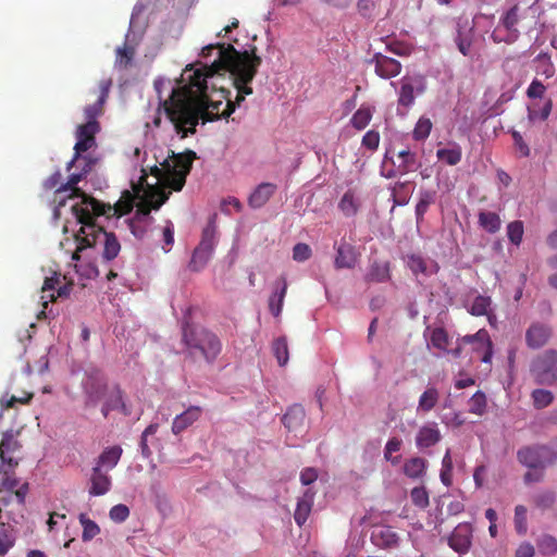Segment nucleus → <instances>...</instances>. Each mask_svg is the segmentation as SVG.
Returning <instances> with one entry per match:
<instances>
[{"label":"nucleus","mask_w":557,"mask_h":557,"mask_svg":"<svg viewBox=\"0 0 557 557\" xmlns=\"http://www.w3.org/2000/svg\"><path fill=\"white\" fill-rule=\"evenodd\" d=\"M79 162H84V166L79 173H72L65 184L54 193V202L57 203L53 215L55 219L60 216V208L66 203V198H81L79 202L74 203L71 209L81 228L75 235L77 249L73 253V260H78V252L88 247L98 244L102 245L101 257L104 261H111L117 257L121 250V244L113 233L106 232L103 227L95 224V218L104 215L121 216L132 210V205L117 202L114 206L106 205L98 201L92 196L85 194L77 184L87 175L95 164V160L83 158Z\"/></svg>","instance_id":"f257e3e1"},{"label":"nucleus","mask_w":557,"mask_h":557,"mask_svg":"<svg viewBox=\"0 0 557 557\" xmlns=\"http://www.w3.org/2000/svg\"><path fill=\"white\" fill-rule=\"evenodd\" d=\"M225 99L213 91L211 82L189 81L183 86L173 87L171 95L162 102L164 114L181 138L196 133L202 123L226 119L221 107Z\"/></svg>","instance_id":"f03ea898"},{"label":"nucleus","mask_w":557,"mask_h":557,"mask_svg":"<svg viewBox=\"0 0 557 557\" xmlns=\"http://www.w3.org/2000/svg\"><path fill=\"white\" fill-rule=\"evenodd\" d=\"M228 51L233 52V58L226 55V62L231 65L230 77L233 81L237 94L235 100H231V90L225 88L216 81V88L212 90L221 92V97L225 99L224 115L230 116L237 107H240L246 96L252 94L250 83L257 75L258 69L261 65V58L257 55V48L252 47L249 50L239 51L235 48H230Z\"/></svg>","instance_id":"7ed1b4c3"},{"label":"nucleus","mask_w":557,"mask_h":557,"mask_svg":"<svg viewBox=\"0 0 557 557\" xmlns=\"http://www.w3.org/2000/svg\"><path fill=\"white\" fill-rule=\"evenodd\" d=\"M230 48H235L228 44H210L201 49L200 55L208 58L214 50H218V59H215L210 65L205 64L199 69H194L193 64L185 67L182 78L183 81H201L202 83L211 82L213 89L216 88V81H225L226 74L231 72V65L226 62L228 57L233 58V52L228 51Z\"/></svg>","instance_id":"20e7f679"},{"label":"nucleus","mask_w":557,"mask_h":557,"mask_svg":"<svg viewBox=\"0 0 557 557\" xmlns=\"http://www.w3.org/2000/svg\"><path fill=\"white\" fill-rule=\"evenodd\" d=\"M182 342L188 356L213 363L222 351V342L212 331L185 322L182 326Z\"/></svg>","instance_id":"39448f33"},{"label":"nucleus","mask_w":557,"mask_h":557,"mask_svg":"<svg viewBox=\"0 0 557 557\" xmlns=\"http://www.w3.org/2000/svg\"><path fill=\"white\" fill-rule=\"evenodd\" d=\"M195 158L196 153L193 150H187L184 153L171 151V154L161 163V168L154 165L151 169V174L156 176L157 184L180 191L185 185L186 176L191 170Z\"/></svg>","instance_id":"423d86ee"},{"label":"nucleus","mask_w":557,"mask_h":557,"mask_svg":"<svg viewBox=\"0 0 557 557\" xmlns=\"http://www.w3.org/2000/svg\"><path fill=\"white\" fill-rule=\"evenodd\" d=\"M530 372L539 384L553 385L557 383V350L547 349L539 355L532 361Z\"/></svg>","instance_id":"0eeeda50"},{"label":"nucleus","mask_w":557,"mask_h":557,"mask_svg":"<svg viewBox=\"0 0 557 557\" xmlns=\"http://www.w3.org/2000/svg\"><path fill=\"white\" fill-rule=\"evenodd\" d=\"M169 195L170 193L158 189L151 195L150 206L137 210L135 218L129 223L131 232L136 238H143L146 235L148 227L153 222L150 210H158L169 199Z\"/></svg>","instance_id":"6e6552de"},{"label":"nucleus","mask_w":557,"mask_h":557,"mask_svg":"<svg viewBox=\"0 0 557 557\" xmlns=\"http://www.w3.org/2000/svg\"><path fill=\"white\" fill-rule=\"evenodd\" d=\"M100 126L98 122H86L77 127L76 131V144L74 146V156L72 160L67 163V171L72 169V166L79 162L82 154L88 151L90 148L96 146V134L99 132Z\"/></svg>","instance_id":"1a4fd4ad"},{"label":"nucleus","mask_w":557,"mask_h":557,"mask_svg":"<svg viewBox=\"0 0 557 557\" xmlns=\"http://www.w3.org/2000/svg\"><path fill=\"white\" fill-rule=\"evenodd\" d=\"M21 448L22 445L12 431L2 434L0 442V473H8L18 466L20 457L17 454Z\"/></svg>","instance_id":"9d476101"},{"label":"nucleus","mask_w":557,"mask_h":557,"mask_svg":"<svg viewBox=\"0 0 557 557\" xmlns=\"http://www.w3.org/2000/svg\"><path fill=\"white\" fill-rule=\"evenodd\" d=\"M470 346V348L476 352L484 363H490L493 356L492 342L486 330L481 329L473 335H466L457 343L455 348V357L457 350Z\"/></svg>","instance_id":"9b49d317"},{"label":"nucleus","mask_w":557,"mask_h":557,"mask_svg":"<svg viewBox=\"0 0 557 557\" xmlns=\"http://www.w3.org/2000/svg\"><path fill=\"white\" fill-rule=\"evenodd\" d=\"M110 386L111 385L108 384L107 377L101 372L94 371L89 373L83 384L86 396V406H97L102 399H104Z\"/></svg>","instance_id":"f8f14e48"},{"label":"nucleus","mask_w":557,"mask_h":557,"mask_svg":"<svg viewBox=\"0 0 557 557\" xmlns=\"http://www.w3.org/2000/svg\"><path fill=\"white\" fill-rule=\"evenodd\" d=\"M518 459L530 469H542L553 461V449L548 446L525 447L518 451Z\"/></svg>","instance_id":"ddd939ff"},{"label":"nucleus","mask_w":557,"mask_h":557,"mask_svg":"<svg viewBox=\"0 0 557 557\" xmlns=\"http://www.w3.org/2000/svg\"><path fill=\"white\" fill-rule=\"evenodd\" d=\"M334 249L336 251L334 259L336 270L354 269L356 267L360 255L352 244L343 238L339 243L334 244Z\"/></svg>","instance_id":"4468645a"},{"label":"nucleus","mask_w":557,"mask_h":557,"mask_svg":"<svg viewBox=\"0 0 557 557\" xmlns=\"http://www.w3.org/2000/svg\"><path fill=\"white\" fill-rule=\"evenodd\" d=\"M369 62L374 64L375 74L384 79L398 76L403 67L398 60L380 52L374 53Z\"/></svg>","instance_id":"2eb2a0df"},{"label":"nucleus","mask_w":557,"mask_h":557,"mask_svg":"<svg viewBox=\"0 0 557 557\" xmlns=\"http://www.w3.org/2000/svg\"><path fill=\"white\" fill-rule=\"evenodd\" d=\"M112 79H102L99 83L98 99L94 104H89L84 109L87 122H97V117L103 113V106L109 97Z\"/></svg>","instance_id":"dca6fc26"},{"label":"nucleus","mask_w":557,"mask_h":557,"mask_svg":"<svg viewBox=\"0 0 557 557\" xmlns=\"http://www.w3.org/2000/svg\"><path fill=\"white\" fill-rule=\"evenodd\" d=\"M202 414V408L199 406H189L184 412L177 414L172 422V433L178 435L186 429L191 426L196 421L200 419Z\"/></svg>","instance_id":"f3484780"},{"label":"nucleus","mask_w":557,"mask_h":557,"mask_svg":"<svg viewBox=\"0 0 557 557\" xmlns=\"http://www.w3.org/2000/svg\"><path fill=\"white\" fill-rule=\"evenodd\" d=\"M89 483L88 493L90 496L104 495L110 491L112 485L111 476L108 474V471L101 470L99 467L92 468Z\"/></svg>","instance_id":"a211bd4d"},{"label":"nucleus","mask_w":557,"mask_h":557,"mask_svg":"<svg viewBox=\"0 0 557 557\" xmlns=\"http://www.w3.org/2000/svg\"><path fill=\"white\" fill-rule=\"evenodd\" d=\"M552 335L550 327L542 324H532L525 333V342L530 348L537 349L544 346Z\"/></svg>","instance_id":"6ab92c4d"},{"label":"nucleus","mask_w":557,"mask_h":557,"mask_svg":"<svg viewBox=\"0 0 557 557\" xmlns=\"http://www.w3.org/2000/svg\"><path fill=\"white\" fill-rule=\"evenodd\" d=\"M287 287L288 285L285 276L278 277L274 283L273 293L269 298V310L275 318H277L282 312Z\"/></svg>","instance_id":"aec40b11"},{"label":"nucleus","mask_w":557,"mask_h":557,"mask_svg":"<svg viewBox=\"0 0 557 557\" xmlns=\"http://www.w3.org/2000/svg\"><path fill=\"white\" fill-rule=\"evenodd\" d=\"M101 401L103 403L101 412L104 418H107L109 412L113 410H122L124 413H126L125 404L123 401V392L119 385H111L104 399Z\"/></svg>","instance_id":"412c9836"},{"label":"nucleus","mask_w":557,"mask_h":557,"mask_svg":"<svg viewBox=\"0 0 557 557\" xmlns=\"http://www.w3.org/2000/svg\"><path fill=\"white\" fill-rule=\"evenodd\" d=\"M314 495L315 493L311 488H307L297 502L294 519L299 527L305 524L311 512Z\"/></svg>","instance_id":"4be33fe9"},{"label":"nucleus","mask_w":557,"mask_h":557,"mask_svg":"<svg viewBox=\"0 0 557 557\" xmlns=\"http://www.w3.org/2000/svg\"><path fill=\"white\" fill-rule=\"evenodd\" d=\"M122 454L123 449L119 445L107 447L97 458L95 467L104 471L112 470L119 463Z\"/></svg>","instance_id":"5701e85b"},{"label":"nucleus","mask_w":557,"mask_h":557,"mask_svg":"<svg viewBox=\"0 0 557 557\" xmlns=\"http://www.w3.org/2000/svg\"><path fill=\"white\" fill-rule=\"evenodd\" d=\"M306 418V412L302 406H290L282 418L284 426L289 432H297L302 428Z\"/></svg>","instance_id":"b1692460"},{"label":"nucleus","mask_w":557,"mask_h":557,"mask_svg":"<svg viewBox=\"0 0 557 557\" xmlns=\"http://www.w3.org/2000/svg\"><path fill=\"white\" fill-rule=\"evenodd\" d=\"M275 190V184L261 183L249 196V206L253 209L263 207L269 201V199L274 195Z\"/></svg>","instance_id":"393cba45"},{"label":"nucleus","mask_w":557,"mask_h":557,"mask_svg":"<svg viewBox=\"0 0 557 557\" xmlns=\"http://www.w3.org/2000/svg\"><path fill=\"white\" fill-rule=\"evenodd\" d=\"M441 440V433L436 424L423 425L416 437V444L419 448H428L435 445Z\"/></svg>","instance_id":"a878e982"},{"label":"nucleus","mask_w":557,"mask_h":557,"mask_svg":"<svg viewBox=\"0 0 557 557\" xmlns=\"http://www.w3.org/2000/svg\"><path fill=\"white\" fill-rule=\"evenodd\" d=\"M472 527L469 523H459L455 527V552L466 553L471 546Z\"/></svg>","instance_id":"bb28decb"},{"label":"nucleus","mask_w":557,"mask_h":557,"mask_svg":"<svg viewBox=\"0 0 557 557\" xmlns=\"http://www.w3.org/2000/svg\"><path fill=\"white\" fill-rule=\"evenodd\" d=\"M374 111V107L367 103L361 104L350 119L351 126L357 131L364 129L370 124Z\"/></svg>","instance_id":"cd10ccee"},{"label":"nucleus","mask_w":557,"mask_h":557,"mask_svg":"<svg viewBox=\"0 0 557 557\" xmlns=\"http://www.w3.org/2000/svg\"><path fill=\"white\" fill-rule=\"evenodd\" d=\"M468 312L475 317H482L490 312L493 302L490 296L476 295L474 299L466 304Z\"/></svg>","instance_id":"c85d7f7f"},{"label":"nucleus","mask_w":557,"mask_h":557,"mask_svg":"<svg viewBox=\"0 0 557 557\" xmlns=\"http://www.w3.org/2000/svg\"><path fill=\"white\" fill-rule=\"evenodd\" d=\"M216 243V226L213 221H210L202 230L201 240L197 248L213 253Z\"/></svg>","instance_id":"c756f323"},{"label":"nucleus","mask_w":557,"mask_h":557,"mask_svg":"<svg viewBox=\"0 0 557 557\" xmlns=\"http://www.w3.org/2000/svg\"><path fill=\"white\" fill-rule=\"evenodd\" d=\"M360 203L354 190L348 189L338 202V209L345 216H354L359 210Z\"/></svg>","instance_id":"7c9ffc66"},{"label":"nucleus","mask_w":557,"mask_h":557,"mask_svg":"<svg viewBox=\"0 0 557 557\" xmlns=\"http://www.w3.org/2000/svg\"><path fill=\"white\" fill-rule=\"evenodd\" d=\"M369 282H385L389 278L388 262L374 261L370 265V270L366 276Z\"/></svg>","instance_id":"2f4dec72"},{"label":"nucleus","mask_w":557,"mask_h":557,"mask_svg":"<svg viewBox=\"0 0 557 557\" xmlns=\"http://www.w3.org/2000/svg\"><path fill=\"white\" fill-rule=\"evenodd\" d=\"M425 471V460L420 457H413L404 465V472L411 479L421 478Z\"/></svg>","instance_id":"473e14b6"},{"label":"nucleus","mask_w":557,"mask_h":557,"mask_svg":"<svg viewBox=\"0 0 557 557\" xmlns=\"http://www.w3.org/2000/svg\"><path fill=\"white\" fill-rule=\"evenodd\" d=\"M438 401V392L434 387H429L419 398L418 411L429 412Z\"/></svg>","instance_id":"72a5a7b5"},{"label":"nucleus","mask_w":557,"mask_h":557,"mask_svg":"<svg viewBox=\"0 0 557 557\" xmlns=\"http://www.w3.org/2000/svg\"><path fill=\"white\" fill-rule=\"evenodd\" d=\"M480 225L488 233H495L500 227V218L495 212L484 211L479 214Z\"/></svg>","instance_id":"f704fd0d"},{"label":"nucleus","mask_w":557,"mask_h":557,"mask_svg":"<svg viewBox=\"0 0 557 557\" xmlns=\"http://www.w3.org/2000/svg\"><path fill=\"white\" fill-rule=\"evenodd\" d=\"M414 102V86L412 83L404 78L398 92V104L403 107H410Z\"/></svg>","instance_id":"c9c22d12"},{"label":"nucleus","mask_w":557,"mask_h":557,"mask_svg":"<svg viewBox=\"0 0 557 557\" xmlns=\"http://www.w3.org/2000/svg\"><path fill=\"white\" fill-rule=\"evenodd\" d=\"M135 57V49L133 47L124 45L116 49L115 65L121 70H126L132 65V61Z\"/></svg>","instance_id":"e433bc0d"},{"label":"nucleus","mask_w":557,"mask_h":557,"mask_svg":"<svg viewBox=\"0 0 557 557\" xmlns=\"http://www.w3.org/2000/svg\"><path fill=\"white\" fill-rule=\"evenodd\" d=\"M78 519L79 523L83 527L82 540L84 542L92 540L96 535L100 533V528L98 527V524L91 519H89L86 513H81Z\"/></svg>","instance_id":"4c0bfd02"},{"label":"nucleus","mask_w":557,"mask_h":557,"mask_svg":"<svg viewBox=\"0 0 557 557\" xmlns=\"http://www.w3.org/2000/svg\"><path fill=\"white\" fill-rule=\"evenodd\" d=\"M398 158L401 159V163L398 166V171L401 174H406L417 169V157L416 153L409 149H403L398 152Z\"/></svg>","instance_id":"58836bf2"},{"label":"nucleus","mask_w":557,"mask_h":557,"mask_svg":"<svg viewBox=\"0 0 557 557\" xmlns=\"http://www.w3.org/2000/svg\"><path fill=\"white\" fill-rule=\"evenodd\" d=\"M212 252L205 251L196 247L188 264L189 269L194 272L202 270L210 260Z\"/></svg>","instance_id":"ea45409f"},{"label":"nucleus","mask_w":557,"mask_h":557,"mask_svg":"<svg viewBox=\"0 0 557 557\" xmlns=\"http://www.w3.org/2000/svg\"><path fill=\"white\" fill-rule=\"evenodd\" d=\"M273 354L280 366H285L288 361V346L285 337H278L272 345Z\"/></svg>","instance_id":"a19ab883"},{"label":"nucleus","mask_w":557,"mask_h":557,"mask_svg":"<svg viewBox=\"0 0 557 557\" xmlns=\"http://www.w3.org/2000/svg\"><path fill=\"white\" fill-rule=\"evenodd\" d=\"M401 444L403 441L398 437L389 438L384 448V458L391 461L393 465H397L399 462L400 457H393V454L400 450Z\"/></svg>","instance_id":"79ce46f5"},{"label":"nucleus","mask_w":557,"mask_h":557,"mask_svg":"<svg viewBox=\"0 0 557 557\" xmlns=\"http://www.w3.org/2000/svg\"><path fill=\"white\" fill-rule=\"evenodd\" d=\"M432 129V122L428 117H420L413 128L412 136L416 140H424Z\"/></svg>","instance_id":"37998d69"},{"label":"nucleus","mask_w":557,"mask_h":557,"mask_svg":"<svg viewBox=\"0 0 557 557\" xmlns=\"http://www.w3.org/2000/svg\"><path fill=\"white\" fill-rule=\"evenodd\" d=\"M507 236L509 240L519 246L523 236V223L521 221H513L507 225Z\"/></svg>","instance_id":"c03bdc74"},{"label":"nucleus","mask_w":557,"mask_h":557,"mask_svg":"<svg viewBox=\"0 0 557 557\" xmlns=\"http://www.w3.org/2000/svg\"><path fill=\"white\" fill-rule=\"evenodd\" d=\"M158 429H159L158 423H151L144 430V432L141 434L139 446H140L141 454L145 458H149L152 454L148 446V436L154 435L157 433Z\"/></svg>","instance_id":"a18cd8bd"},{"label":"nucleus","mask_w":557,"mask_h":557,"mask_svg":"<svg viewBox=\"0 0 557 557\" xmlns=\"http://www.w3.org/2000/svg\"><path fill=\"white\" fill-rule=\"evenodd\" d=\"M410 498L413 505L419 508H426L429 506V494L422 486L414 487L410 492Z\"/></svg>","instance_id":"49530a36"},{"label":"nucleus","mask_w":557,"mask_h":557,"mask_svg":"<svg viewBox=\"0 0 557 557\" xmlns=\"http://www.w3.org/2000/svg\"><path fill=\"white\" fill-rule=\"evenodd\" d=\"M534 406L536 408L547 407L554 399L552 392L547 389H535L532 393Z\"/></svg>","instance_id":"de8ad7c7"},{"label":"nucleus","mask_w":557,"mask_h":557,"mask_svg":"<svg viewBox=\"0 0 557 557\" xmlns=\"http://www.w3.org/2000/svg\"><path fill=\"white\" fill-rule=\"evenodd\" d=\"M407 264L413 274H428L426 262L423 258L417 255H411L408 257Z\"/></svg>","instance_id":"09e8293b"},{"label":"nucleus","mask_w":557,"mask_h":557,"mask_svg":"<svg viewBox=\"0 0 557 557\" xmlns=\"http://www.w3.org/2000/svg\"><path fill=\"white\" fill-rule=\"evenodd\" d=\"M515 527L519 534L527 532V508L518 505L515 509Z\"/></svg>","instance_id":"8fccbe9b"},{"label":"nucleus","mask_w":557,"mask_h":557,"mask_svg":"<svg viewBox=\"0 0 557 557\" xmlns=\"http://www.w3.org/2000/svg\"><path fill=\"white\" fill-rule=\"evenodd\" d=\"M312 256V250L308 244L298 243L293 248V259L297 262H305Z\"/></svg>","instance_id":"3c124183"},{"label":"nucleus","mask_w":557,"mask_h":557,"mask_svg":"<svg viewBox=\"0 0 557 557\" xmlns=\"http://www.w3.org/2000/svg\"><path fill=\"white\" fill-rule=\"evenodd\" d=\"M458 49L465 57H468L471 60L479 59L480 57L475 45H473L472 41L468 40L467 38H460L458 42Z\"/></svg>","instance_id":"603ef678"},{"label":"nucleus","mask_w":557,"mask_h":557,"mask_svg":"<svg viewBox=\"0 0 557 557\" xmlns=\"http://www.w3.org/2000/svg\"><path fill=\"white\" fill-rule=\"evenodd\" d=\"M110 519L116 523L124 522L129 516V509L124 504H117L110 509Z\"/></svg>","instance_id":"864d4df0"},{"label":"nucleus","mask_w":557,"mask_h":557,"mask_svg":"<svg viewBox=\"0 0 557 557\" xmlns=\"http://www.w3.org/2000/svg\"><path fill=\"white\" fill-rule=\"evenodd\" d=\"M361 145L368 150L375 151L380 145V133L374 129L368 131L362 137Z\"/></svg>","instance_id":"5fc2aeb1"},{"label":"nucleus","mask_w":557,"mask_h":557,"mask_svg":"<svg viewBox=\"0 0 557 557\" xmlns=\"http://www.w3.org/2000/svg\"><path fill=\"white\" fill-rule=\"evenodd\" d=\"M486 406L485 395L476 392L469 401V410L476 414H482Z\"/></svg>","instance_id":"6e6d98bb"},{"label":"nucleus","mask_w":557,"mask_h":557,"mask_svg":"<svg viewBox=\"0 0 557 557\" xmlns=\"http://www.w3.org/2000/svg\"><path fill=\"white\" fill-rule=\"evenodd\" d=\"M537 546L545 555H550L557 552V540L550 535H544L540 539Z\"/></svg>","instance_id":"4d7b16f0"},{"label":"nucleus","mask_w":557,"mask_h":557,"mask_svg":"<svg viewBox=\"0 0 557 557\" xmlns=\"http://www.w3.org/2000/svg\"><path fill=\"white\" fill-rule=\"evenodd\" d=\"M14 544V536L5 529H0V556H4Z\"/></svg>","instance_id":"13d9d810"},{"label":"nucleus","mask_w":557,"mask_h":557,"mask_svg":"<svg viewBox=\"0 0 557 557\" xmlns=\"http://www.w3.org/2000/svg\"><path fill=\"white\" fill-rule=\"evenodd\" d=\"M431 343L434 347L446 350L448 345V336L443 329H435L432 332Z\"/></svg>","instance_id":"bf43d9fd"},{"label":"nucleus","mask_w":557,"mask_h":557,"mask_svg":"<svg viewBox=\"0 0 557 557\" xmlns=\"http://www.w3.org/2000/svg\"><path fill=\"white\" fill-rule=\"evenodd\" d=\"M61 284V275L54 273L51 277H46L44 285L41 287L42 296L41 299H45L47 296L46 294L49 293H55L58 286Z\"/></svg>","instance_id":"052dcab7"},{"label":"nucleus","mask_w":557,"mask_h":557,"mask_svg":"<svg viewBox=\"0 0 557 557\" xmlns=\"http://www.w3.org/2000/svg\"><path fill=\"white\" fill-rule=\"evenodd\" d=\"M550 110H552V102L550 101H546L545 104L543 106L542 109H540L539 111L533 108V107H529V117L531 120H546L550 113Z\"/></svg>","instance_id":"680f3d73"},{"label":"nucleus","mask_w":557,"mask_h":557,"mask_svg":"<svg viewBox=\"0 0 557 557\" xmlns=\"http://www.w3.org/2000/svg\"><path fill=\"white\" fill-rule=\"evenodd\" d=\"M32 398H33L32 393L24 392L22 396H18V397L11 396L7 400L2 399L1 405L4 408H13L16 403L25 405V404H28Z\"/></svg>","instance_id":"e2e57ef3"},{"label":"nucleus","mask_w":557,"mask_h":557,"mask_svg":"<svg viewBox=\"0 0 557 557\" xmlns=\"http://www.w3.org/2000/svg\"><path fill=\"white\" fill-rule=\"evenodd\" d=\"M450 463V451L447 450L443 459V470L441 472V479L445 485H449L451 482Z\"/></svg>","instance_id":"0e129e2a"},{"label":"nucleus","mask_w":557,"mask_h":557,"mask_svg":"<svg viewBox=\"0 0 557 557\" xmlns=\"http://www.w3.org/2000/svg\"><path fill=\"white\" fill-rule=\"evenodd\" d=\"M518 22V9L516 7L508 10L502 20V24L508 30L512 29Z\"/></svg>","instance_id":"69168bd1"},{"label":"nucleus","mask_w":557,"mask_h":557,"mask_svg":"<svg viewBox=\"0 0 557 557\" xmlns=\"http://www.w3.org/2000/svg\"><path fill=\"white\" fill-rule=\"evenodd\" d=\"M62 174L60 171L54 172L44 181V188L47 190L58 189L61 184Z\"/></svg>","instance_id":"338daca9"},{"label":"nucleus","mask_w":557,"mask_h":557,"mask_svg":"<svg viewBox=\"0 0 557 557\" xmlns=\"http://www.w3.org/2000/svg\"><path fill=\"white\" fill-rule=\"evenodd\" d=\"M377 0H358V11L362 16H370L376 5Z\"/></svg>","instance_id":"774afa93"}]
</instances>
